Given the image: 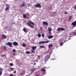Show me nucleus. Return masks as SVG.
I'll list each match as a JSON object with an SVG mask.
<instances>
[{
    "instance_id": "f257e3e1",
    "label": "nucleus",
    "mask_w": 76,
    "mask_h": 76,
    "mask_svg": "<svg viewBox=\"0 0 76 76\" xmlns=\"http://www.w3.org/2000/svg\"><path fill=\"white\" fill-rule=\"evenodd\" d=\"M29 22L27 23L26 24L27 25H28V26L31 28H34V26L33 25H35V24L34 23L31 21L29 20Z\"/></svg>"
},
{
    "instance_id": "f03ea898",
    "label": "nucleus",
    "mask_w": 76,
    "mask_h": 76,
    "mask_svg": "<svg viewBox=\"0 0 76 76\" xmlns=\"http://www.w3.org/2000/svg\"><path fill=\"white\" fill-rule=\"evenodd\" d=\"M50 57L49 55H48L46 57H45V59L44 60V61H43V64H44L46 63V61H48V59L50 58Z\"/></svg>"
},
{
    "instance_id": "7ed1b4c3",
    "label": "nucleus",
    "mask_w": 76,
    "mask_h": 76,
    "mask_svg": "<svg viewBox=\"0 0 76 76\" xmlns=\"http://www.w3.org/2000/svg\"><path fill=\"white\" fill-rule=\"evenodd\" d=\"M32 50H31V52L32 53H35V50L36 48H37V47L36 46H32L31 47Z\"/></svg>"
},
{
    "instance_id": "20e7f679",
    "label": "nucleus",
    "mask_w": 76,
    "mask_h": 76,
    "mask_svg": "<svg viewBox=\"0 0 76 76\" xmlns=\"http://www.w3.org/2000/svg\"><path fill=\"white\" fill-rule=\"evenodd\" d=\"M51 31H52V28L50 27H48V31L49 32V34H50V35H51L52 34Z\"/></svg>"
},
{
    "instance_id": "39448f33",
    "label": "nucleus",
    "mask_w": 76,
    "mask_h": 76,
    "mask_svg": "<svg viewBox=\"0 0 76 76\" xmlns=\"http://www.w3.org/2000/svg\"><path fill=\"white\" fill-rule=\"evenodd\" d=\"M34 7L35 8L38 7V8H40L41 7V6L39 3H38L37 4H35L34 5Z\"/></svg>"
},
{
    "instance_id": "423d86ee",
    "label": "nucleus",
    "mask_w": 76,
    "mask_h": 76,
    "mask_svg": "<svg viewBox=\"0 0 76 76\" xmlns=\"http://www.w3.org/2000/svg\"><path fill=\"white\" fill-rule=\"evenodd\" d=\"M6 8L5 9V11H7V10H9V4H7L6 5Z\"/></svg>"
},
{
    "instance_id": "0eeeda50",
    "label": "nucleus",
    "mask_w": 76,
    "mask_h": 76,
    "mask_svg": "<svg viewBox=\"0 0 76 76\" xmlns=\"http://www.w3.org/2000/svg\"><path fill=\"white\" fill-rule=\"evenodd\" d=\"M71 35H72L73 36H76V30H75L74 32H71L70 33Z\"/></svg>"
},
{
    "instance_id": "6e6552de",
    "label": "nucleus",
    "mask_w": 76,
    "mask_h": 76,
    "mask_svg": "<svg viewBox=\"0 0 76 76\" xmlns=\"http://www.w3.org/2000/svg\"><path fill=\"white\" fill-rule=\"evenodd\" d=\"M7 45L10 46V47H12V43L8 42L7 43H6Z\"/></svg>"
},
{
    "instance_id": "1a4fd4ad",
    "label": "nucleus",
    "mask_w": 76,
    "mask_h": 76,
    "mask_svg": "<svg viewBox=\"0 0 76 76\" xmlns=\"http://www.w3.org/2000/svg\"><path fill=\"white\" fill-rule=\"evenodd\" d=\"M49 42V40L47 41L39 42V44H45V43H48V42Z\"/></svg>"
},
{
    "instance_id": "9d476101",
    "label": "nucleus",
    "mask_w": 76,
    "mask_h": 76,
    "mask_svg": "<svg viewBox=\"0 0 76 76\" xmlns=\"http://www.w3.org/2000/svg\"><path fill=\"white\" fill-rule=\"evenodd\" d=\"M71 25L73 26V27H75L76 26V21L73 22L72 23Z\"/></svg>"
},
{
    "instance_id": "9b49d317",
    "label": "nucleus",
    "mask_w": 76,
    "mask_h": 76,
    "mask_svg": "<svg viewBox=\"0 0 76 76\" xmlns=\"http://www.w3.org/2000/svg\"><path fill=\"white\" fill-rule=\"evenodd\" d=\"M12 44L13 45H14V46H17V45H18V43L16 42H13Z\"/></svg>"
},
{
    "instance_id": "f8f14e48",
    "label": "nucleus",
    "mask_w": 76,
    "mask_h": 76,
    "mask_svg": "<svg viewBox=\"0 0 76 76\" xmlns=\"http://www.w3.org/2000/svg\"><path fill=\"white\" fill-rule=\"evenodd\" d=\"M43 25H45L46 26H48V24L47 22H43Z\"/></svg>"
},
{
    "instance_id": "ddd939ff",
    "label": "nucleus",
    "mask_w": 76,
    "mask_h": 76,
    "mask_svg": "<svg viewBox=\"0 0 76 76\" xmlns=\"http://www.w3.org/2000/svg\"><path fill=\"white\" fill-rule=\"evenodd\" d=\"M19 6L20 7H24V6H25V4H24V3H23L22 4L20 5Z\"/></svg>"
},
{
    "instance_id": "4468645a",
    "label": "nucleus",
    "mask_w": 76,
    "mask_h": 76,
    "mask_svg": "<svg viewBox=\"0 0 76 76\" xmlns=\"http://www.w3.org/2000/svg\"><path fill=\"white\" fill-rule=\"evenodd\" d=\"M48 38L49 39H51L52 38H53V36L49 35V36L48 37Z\"/></svg>"
},
{
    "instance_id": "2eb2a0df",
    "label": "nucleus",
    "mask_w": 76,
    "mask_h": 76,
    "mask_svg": "<svg viewBox=\"0 0 76 76\" xmlns=\"http://www.w3.org/2000/svg\"><path fill=\"white\" fill-rule=\"evenodd\" d=\"M60 30L61 31H65V30H66V29L64 28H60Z\"/></svg>"
},
{
    "instance_id": "dca6fc26",
    "label": "nucleus",
    "mask_w": 76,
    "mask_h": 76,
    "mask_svg": "<svg viewBox=\"0 0 76 76\" xmlns=\"http://www.w3.org/2000/svg\"><path fill=\"white\" fill-rule=\"evenodd\" d=\"M53 45H52V44H51V45H48V48H50V47H53Z\"/></svg>"
},
{
    "instance_id": "f3484780",
    "label": "nucleus",
    "mask_w": 76,
    "mask_h": 76,
    "mask_svg": "<svg viewBox=\"0 0 76 76\" xmlns=\"http://www.w3.org/2000/svg\"><path fill=\"white\" fill-rule=\"evenodd\" d=\"M39 47H40V48H45V46L44 45L43 46H39Z\"/></svg>"
},
{
    "instance_id": "a211bd4d",
    "label": "nucleus",
    "mask_w": 76,
    "mask_h": 76,
    "mask_svg": "<svg viewBox=\"0 0 76 76\" xmlns=\"http://www.w3.org/2000/svg\"><path fill=\"white\" fill-rule=\"evenodd\" d=\"M26 54H29L31 53L29 51H26Z\"/></svg>"
},
{
    "instance_id": "6ab92c4d",
    "label": "nucleus",
    "mask_w": 76,
    "mask_h": 76,
    "mask_svg": "<svg viewBox=\"0 0 76 76\" xmlns=\"http://www.w3.org/2000/svg\"><path fill=\"white\" fill-rule=\"evenodd\" d=\"M37 36H38V37H39V38H40V37H41V34H38Z\"/></svg>"
},
{
    "instance_id": "aec40b11",
    "label": "nucleus",
    "mask_w": 76,
    "mask_h": 76,
    "mask_svg": "<svg viewBox=\"0 0 76 76\" xmlns=\"http://www.w3.org/2000/svg\"><path fill=\"white\" fill-rule=\"evenodd\" d=\"M72 19V16H70L69 17V21H70Z\"/></svg>"
},
{
    "instance_id": "412c9836",
    "label": "nucleus",
    "mask_w": 76,
    "mask_h": 76,
    "mask_svg": "<svg viewBox=\"0 0 76 76\" xmlns=\"http://www.w3.org/2000/svg\"><path fill=\"white\" fill-rule=\"evenodd\" d=\"M23 31L25 32H27V31H26V29L25 28H23Z\"/></svg>"
},
{
    "instance_id": "4be33fe9",
    "label": "nucleus",
    "mask_w": 76,
    "mask_h": 76,
    "mask_svg": "<svg viewBox=\"0 0 76 76\" xmlns=\"http://www.w3.org/2000/svg\"><path fill=\"white\" fill-rule=\"evenodd\" d=\"M4 38H7V37L5 35L2 37V39H4Z\"/></svg>"
},
{
    "instance_id": "5701e85b",
    "label": "nucleus",
    "mask_w": 76,
    "mask_h": 76,
    "mask_svg": "<svg viewBox=\"0 0 76 76\" xmlns=\"http://www.w3.org/2000/svg\"><path fill=\"white\" fill-rule=\"evenodd\" d=\"M23 18H26V15L24 14H23Z\"/></svg>"
},
{
    "instance_id": "b1692460",
    "label": "nucleus",
    "mask_w": 76,
    "mask_h": 76,
    "mask_svg": "<svg viewBox=\"0 0 76 76\" xmlns=\"http://www.w3.org/2000/svg\"><path fill=\"white\" fill-rule=\"evenodd\" d=\"M22 46L23 47H26V45L25 43H23L22 44Z\"/></svg>"
},
{
    "instance_id": "393cba45",
    "label": "nucleus",
    "mask_w": 76,
    "mask_h": 76,
    "mask_svg": "<svg viewBox=\"0 0 76 76\" xmlns=\"http://www.w3.org/2000/svg\"><path fill=\"white\" fill-rule=\"evenodd\" d=\"M3 69L2 68H0V72H3Z\"/></svg>"
},
{
    "instance_id": "a878e982",
    "label": "nucleus",
    "mask_w": 76,
    "mask_h": 76,
    "mask_svg": "<svg viewBox=\"0 0 76 76\" xmlns=\"http://www.w3.org/2000/svg\"><path fill=\"white\" fill-rule=\"evenodd\" d=\"M61 28L60 27L58 28L57 30V31H60V30Z\"/></svg>"
},
{
    "instance_id": "bb28decb",
    "label": "nucleus",
    "mask_w": 76,
    "mask_h": 76,
    "mask_svg": "<svg viewBox=\"0 0 76 76\" xmlns=\"http://www.w3.org/2000/svg\"><path fill=\"white\" fill-rule=\"evenodd\" d=\"M42 71H43V72H45L46 70H45L44 69H41Z\"/></svg>"
},
{
    "instance_id": "cd10ccee",
    "label": "nucleus",
    "mask_w": 76,
    "mask_h": 76,
    "mask_svg": "<svg viewBox=\"0 0 76 76\" xmlns=\"http://www.w3.org/2000/svg\"><path fill=\"white\" fill-rule=\"evenodd\" d=\"M10 65L11 66H13V64H12V63H11L10 64Z\"/></svg>"
},
{
    "instance_id": "c85d7f7f",
    "label": "nucleus",
    "mask_w": 76,
    "mask_h": 76,
    "mask_svg": "<svg viewBox=\"0 0 76 76\" xmlns=\"http://www.w3.org/2000/svg\"><path fill=\"white\" fill-rule=\"evenodd\" d=\"M42 37H43V38H44V34H42Z\"/></svg>"
},
{
    "instance_id": "c756f323",
    "label": "nucleus",
    "mask_w": 76,
    "mask_h": 76,
    "mask_svg": "<svg viewBox=\"0 0 76 76\" xmlns=\"http://www.w3.org/2000/svg\"><path fill=\"white\" fill-rule=\"evenodd\" d=\"M63 42L62 43H61L60 44V46H62V45H63Z\"/></svg>"
},
{
    "instance_id": "7c9ffc66",
    "label": "nucleus",
    "mask_w": 76,
    "mask_h": 76,
    "mask_svg": "<svg viewBox=\"0 0 76 76\" xmlns=\"http://www.w3.org/2000/svg\"><path fill=\"white\" fill-rule=\"evenodd\" d=\"M25 75V74H23V72H22L21 73V74H20L21 76H23V75Z\"/></svg>"
},
{
    "instance_id": "2f4dec72",
    "label": "nucleus",
    "mask_w": 76,
    "mask_h": 76,
    "mask_svg": "<svg viewBox=\"0 0 76 76\" xmlns=\"http://www.w3.org/2000/svg\"><path fill=\"white\" fill-rule=\"evenodd\" d=\"M39 58H40V56H39V55H38L37 56V58H38V59Z\"/></svg>"
},
{
    "instance_id": "473e14b6",
    "label": "nucleus",
    "mask_w": 76,
    "mask_h": 76,
    "mask_svg": "<svg viewBox=\"0 0 76 76\" xmlns=\"http://www.w3.org/2000/svg\"><path fill=\"white\" fill-rule=\"evenodd\" d=\"M35 69H35V68H34V69H33V70L32 71V72H34L35 70Z\"/></svg>"
},
{
    "instance_id": "72a5a7b5",
    "label": "nucleus",
    "mask_w": 76,
    "mask_h": 76,
    "mask_svg": "<svg viewBox=\"0 0 76 76\" xmlns=\"http://www.w3.org/2000/svg\"><path fill=\"white\" fill-rule=\"evenodd\" d=\"M2 72L0 71V76H1V75H2Z\"/></svg>"
},
{
    "instance_id": "f704fd0d",
    "label": "nucleus",
    "mask_w": 76,
    "mask_h": 76,
    "mask_svg": "<svg viewBox=\"0 0 76 76\" xmlns=\"http://www.w3.org/2000/svg\"><path fill=\"white\" fill-rule=\"evenodd\" d=\"M3 47L4 50H5L6 48V47L4 46H3Z\"/></svg>"
},
{
    "instance_id": "c9c22d12",
    "label": "nucleus",
    "mask_w": 76,
    "mask_h": 76,
    "mask_svg": "<svg viewBox=\"0 0 76 76\" xmlns=\"http://www.w3.org/2000/svg\"><path fill=\"white\" fill-rule=\"evenodd\" d=\"M10 76H13V75L12 74H10Z\"/></svg>"
},
{
    "instance_id": "e433bc0d",
    "label": "nucleus",
    "mask_w": 76,
    "mask_h": 76,
    "mask_svg": "<svg viewBox=\"0 0 76 76\" xmlns=\"http://www.w3.org/2000/svg\"><path fill=\"white\" fill-rule=\"evenodd\" d=\"M13 52H15V51H16V50H15V49H13Z\"/></svg>"
},
{
    "instance_id": "4c0bfd02",
    "label": "nucleus",
    "mask_w": 76,
    "mask_h": 76,
    "mask_svg": "<svg viewBox=\"0 0 76 76\" xmlns=\"http://www.w3.org/2000/svg\"><path fill=\"white\" fill-rule=\"evenodd\" d=\"M74 8H75V9H76V6H75V5L74 6Z\"/></svg>"
},
{
    "instance_id": "58836bf2",
    "label": "nucleus",
    "mask_w": 76,
    "mask_h": 76,
    "mask_svg": "<svg viewBox=\"0 0 76 76\" xmlns=\"http://www.w3.org/2000/svg\"><path fill=\"white\" fill-rule=\"evenodd\" d=\"M5 36V35H4V34H2V37H4V36Z\"/></svg>"
},
{
    "instance_id": "ea45409f",
    "label": "nucleus",
    "mask_w": 76,
    "mask_h": 76,
    "mask_svg": "<svg viewBox=\"0 0 76 76\" xmlns=\"http://www.w3.org/2000/svg\"><path fill=\"white\" fill-rule=\"evenodd\" d=\"M8 26H7L5 28H6V29H7V28H8Z\"/></svg>"
},
{
    "instance_id": "a19ab883",
    "label": "nucleus",
    "mask_w": 76,
    "mask_h": 76,
    "mask_svg": "<svg viewBox=\"0 0 76 76\" xmlns=\"http://www.w3.org/2000/svg\"><path fill=\"white\" fill-rule=\"evenodd\" d=\"M32 73H31L30 74H29V75H27L26 76H29V75H31V74Z\"/></svg>"
},
{
    "instance_id": "79ce46f5",
    "label": "nucleus",
    "mask_w": 76,
    "mask_h": 76,
    "mask_svg": "<svg viewBox=\"0 0 76 76\" xmlns=\"http://www.w3.org/2000/svg\"><path fill=\"white\" fill-rule=\"evenodd\" d=\"M53 14H56V12H53Z\"/></svg>"
},
{
    "instance_id": "37998d69",
    "label": "nucleus",
    "mask_w": 76,
    "mask_h": 76,
    "mask_svg": "<svg viewBox=\"0 0 76 76\" xmlns=\"http://www.w3.org/2000/svg\"><path fill=\"white\" fill-rule=\"evenodd\" d=\"M16 71H15L14 72V73L15 74H16Z\"/></svg>"
},
{
    "instance_id": "c03bdc74",
    "label": "nucleus",
    "mask_w": 76,
    "mask_h": 76,
    "mask_svg": "<svg viewBox=\"0 0 76 76\" xmlns=\"http://www.w3.org/2000/svg\"><path fill=\"white\" fill-rule=\"evenodd\" d=\"M10 70H13V68H10Z\"/></svg>"
},
{
    "instance_id": "a18cd8bd",
    "label": "nucleus",
    "mask_w": 76,
    "mask_h": 76,
    "mask_svg": "<svg viewBox=\"0 0 76 76\" xmlns=\"http://www.w3.org/2000/svg\"><path fill=\"white\" fill-rule=\"evenodd\" d=\"M64 14H65V15H66V14H67V12H65L64 13Z\"/></svg>"
},
{
    "instance_id": "49530a36",
    "label": "nucleus",
    "mask_w": 76,
    "mask_h": 76,
    "mask_svg": "<svg viewBox=\"0 0 76 76\" xmlns=\"http://www.w3.org/2000/svg\"><path fill=\"white\" fill-rule=\"evenodd\" d=\"M67 41V40L65 41H64V42H66V41Z\"/></svg>"
},
{
    "instance_id": "de8ad7c7",
    "label": "nucleus",
    "mask_w": 76,
    "mask_h": 76,
    "mask_svg": "<svg viewBox=\"0 0 76 76\" xmlns=\"http://www.w3.org/2000/svg\"><path fill=\"white\" fill-rule=\"evenodd\" d=\"M36 64V63H34V65H35Z\"/></svg>"
},
{
    "instance_id": "09e8293b",
    "label": "nucleus",
    "mask_w": 76,
    "mask_h": 76,
    "mask_svg": "<svg viewBox=\"0 0 76 76\" xmlns=\"http://www.w3.org/2000/svg\"><path fill=\"white\" fill-rule=\"evenodd\" d=\"M13 55H15V53H14L13 54Z\"/></svg>"
},
{
    "instance_id": "8fccbe9b",
    "label": "nucleus",
    "mask_w": 76,
    "mask_h": 76,
    "mask_svg": "<svg viewBox=\"0 0 76 76\" xmlns=\"http://www.w3.org/2000/svg\"><path fill=\"white\" fill-rule=\"evenodd\" d=\"M26 22V21H24V22Z\"/></svg>"
},
{
    "instance_id": "3c124183",
    "label": "nucleus",
    "mask_w": 76,
    "mask_h": 76,
    "mask_svg": "<svg viewBox=\"0 0 76 76\" xmlns=\"http://www.w3.org/2000/svg\"><path fill=\"white\" fill-rule=\"evenodd\" d=\"M70 39V38H69V39H68L69 40V39Z\"/></svg>"
},
{
    "instance_id": "603ef678",
    "label": "nucleus",
    "mask_w": 76,
    "mask_h": 76,
    "mask_svg": "<svg viewBox=\"0 0 76 76\" xmlns=\"http://www.w3.org/2000/svg\"><path fill=\"white\" fill-rule=\"evenodd\" d=\"M43 73H45V72H44Z\"/></svg>"
}]
</instances>
